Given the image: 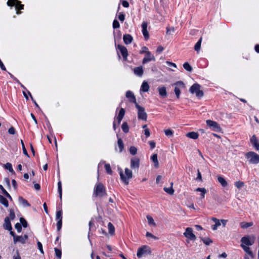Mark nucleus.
<instances>
[{"label":"nucleus","mask_w":259,"mask_h":259,"mask_svg":"<svg viewBox=\"0 0 259 259\" xmlns=\"http://www.w3.org/2000/svg\"><path fill=\"white\" fill-rule=\"evenodd\" d=\"M119 175L121 180L125 185H128L129 183V180L133 177L132 171L127 168L125 169V175L123 174L121 169L119 170Z\"/></svg>","instance_id":"f257e3e1"},{"label":"nucleus","mask_w":259,"mask_h":259,"mask_svg":"<svg viewBox=\"0 0 259 259\" xmlns=\"http://www.w3.org/2000/svg\"><path fill=\"white\" fill-rule=\"evenodd\" d=\"M190 92L192 94H195L198 98H201L203 95V91L201 89V86L197 83L193 84L190 88Z\"/></svg>","instance_id":"f03ea898"},{"label":"nucleus","mask_w":259,"mask_h":259,"mask_svg":"<svg viewBox=\"0 0 259 259\" xmlns=\"http://www.w3.org/2000/svg\"><path fill=\"white\" fill-rule=\"evenodd\" d=\"M151 249L149 246L143 245L138 248L137 256L138 258H141L143 256L151 254Z\"/></svg>","instance_id":"7ed1b4c3"},{"label":"nucleus","mask_w":259,"mask_h":259,"mask_svg":"<svg viewBox=\"0 0 259 259\" xmlns=\"http://www.w3.org/2000/svg\"><path fill=\"white\" fill-rule=\"evenodd\" d=\"M245 157L250 163L257 164L259 163V155L254 152L250 151L246 153Z\"/></svg>","instance_id":"20e7f679"},{"label":"nucleus","mask_w":259,"mask_h":259,"mask_svg":"<svg viewBox=\"0 0 259 259\" xmlns=\"http://www.w3.org/2000/svg\"><path fill=\"white\" fill-rule=\"evenodd\" d=\"M7 5L11 7L15 6L17 14H20L21 13L20 10L24 9V5L21 4L20 1L18 0H8Z\"/></svg>","instance_id":"39448f33"},{"label":"nucleus","mask_w":259,"mask_h":259,"mask_svg":"<svg viewBox=\"0 0 259 259\" xmlns=\"http://www.w3.org/2000/svg\"><path fill=\"white\" fill-rule=\"evenodd\" d=\"M255 237L254 236H246L244 237H243L241 239V245H245L246 246H251L253 245L255 242Z\"/></svg>","instance_id":"423d86ee"},{"label":"nucleus","mask_w":259,"mask_h":259,"mask_svg":"<svg viewBox=\"0 0 259 259\" xmlns=\"http://www.w3.org/2000/svg\"><path fill=\"white\" fill-rule=\"evenodd\" d=\"M106 193L105 188L102 183H98L95 187L94 194L96 196L102 197Z\"/></svg>","instance_id":"0eeeda50"},{"label":"nucleus","mask_w":259,"mask_h":259,"mask_svg":"<svg viewBox=\"0 0 259 259\" xmlns=\"http://www.w3.org/2000/svg\"><path fill=\"white\" fill-rule=\"evenodd\" d=\"M136 108L138 109V117L139 119L144 121L147 120V114L145 111V108L140 106L138 103L135 105Z\"/></svg>","instance_id":"6e6552de"},{"label":"nucleus","mask_w":259,"mask_h":259,"mask_svg":"<svg viewBox=\"0 0 259 259\" xmlns=\"http://www.w3.org/2000/svg\"><path fill=\"white\" fill-rule=\"evenodd\" d=\"M206 124L215 132H221L222 128L219 124L215 121L211 120H207L206 121Z\"/></svg>","instance_id":"1a4fd4ad"},{"label":"nucleus","mask_w":259,"mask_h":259,"mask_svg":"<svg viewBox=\"0 0 259 259\" xmlns=\"http://www.w3.org/2000/svg\"><path fill=\"white\" fill-rule=\"evenodd\" d=\"M184 235L187 238L193 241L196 239V236L193 233L192 228L190 227L186 229L185 232L184 233Z\"/></svg>","instance_id":"9d476101"},{"label":"nucleus","mask_w":259,"mask_h":259,"mask_svg":"<svg viewBox=\"0 0 259 259\" xmlns=\"http://www.w3.org/2000/svg\"><path fill=\"white\" fill-rule=\"evenodd\" d=\"M155 57L150 52H147V54H146L145 57L143 58L142 61L143 64H146L148 63V62L151 61H155Z\"/></svg>","instance_id":"9b49d317"},{"label":"nucleus","mask_w":259,"mask_h":259,"mask_svg":"<svg viewBox=\"0 0 259 259\" xmlns=\"http://www.w3.org/2000/svg\"><path fill=\"white\" fill-rule=\"evenodd\" d=\"M140 166V159L138 157H134L131 160V167L133 169L139 168Z\"/></svg>","instance_id":"f8f14e48"},{"label":"nucleus","mask_w":259,"mask_h":259,"mask_svg":"<svg viewBox=\"0 0 259 259\" xmlns=\"http://www.w3.org/2000/svg\"><path fill=\"white\" fill-rule=\"evenodd\" d=\"M28 237L27 235L22 236H17L15 237L14 239V242L16 244L17 242H21L22 244H24L26 242V240L27 239Z\"/></svg>","instance_id":"ddd939ff"},{"label":"nucleus","mask_w":259,"mask_h":259,"mask_svg":"<svg viewBox=\"0 0 259 259\" xmlns=\"http://www.w3.org/2000/svg\"><path fill=\"white\" fill-rule=\"evenodd\" d=\"M117 48L120 50V53L124 60H126L127 57L128 56L127 49L125 47L121 45H118Z\"/></svg>","instance_id":"4468645a"},{"label":"nucleus","mask_w":259,"mask_h":259,"mask_svg":"<svg viewBox=\"0 0 259 259\" xmlns=\"http://www.w3.org/2000/svg\"><path fill=\"white\" fill-rule=\"evenodd\" d=\"M142 33L145 38L148 39L149 38V33L147 31V23L145 22H143L142 24Z\"/></svg>","instance_id":"2eb2a0df"},{"label":"nucleus","mask_w":259,"mask_h":259,"mask_svg":"<svg viewBox=\"0 0 259 259\" xmlns=\"http://www.w3.org/2000/svg\"><path fill=\"white\" fill-rule=\"evenodd\" d=\"M4 228L6 230H8L9 231H11L12 229V227L11 226L10 219L9 217H6L5 219V222L4 224Z\"/></svg>","instance_id":"dca6fc26"},{"label":"nucleus","mask_w":259,"mask_h":259,"mask_svg":"<svg viewBox=\"0 0 259 259\" xmlns=\"http://www.w3.org/2000/svg\"><path fill=\"white\" fill-rule=\"evenodd\" d=\"M126 98L130 99V102L134 103L135 105L136 104H137V103L136 102V98L132 92H131L130 91L126 92Z\"/></svg>","instance_id":"f3484780"},{"label":"nucleus","mask_w":259,"mask_h":259,"mask_svg":"<svg viewBox=\"0 0 259 259\" xmlns=\"http://www.w3.org/2000/svg\"><path fill=\"white\" fill-rule=\"evenodd\" d=\"M159 95L162 98L167 97V94L165 87H160L157 88Z\"/></svg>","instance_id":"a211bd4d"},{"label":"nucleus","mask_w":259,"mask_h":259,"mask_svg":"<svg viewBox=\"0 0 259 259\" xmlns=\"http://www.w3.org/2000/svg\"><path fill=\"white\" fill-rule=\"evenodd\" d=\"M250 142L252 143V144L254 146V147L255 148V149L257 150H259V143L258 142L256 137L255 135H253L251 137V138L250 139Z\"/></svg>","instance_id":"6ab92c4d"},{"label":"nucleus","mask_w":259,"mask_h":259,"mask_svg":"<svg viewBox=\"0 0 259 259\" xmlns=\"http://www.w3.org/2000/svg\"><path fill=\"white\" fill-rule=\"evenodd\" d=\"M211 219L213 222L215 223L214 225H212L211 228L213 230H217L218 228L221 225V221L220 220L215 218H212Z\"/></svg>","instance_id":"aec40b11"},{"label":"nucleus","mask_w":259,"mask_h":259,"mask_svg":"<svg viewBox=\"0 0 259 259\" xmlns=\"http://www.w3.org/2000/svg\"><path fill=\"white\" fill-rule=\"evenodd\" d=\"M124 43L126 45L130 44L133 41V37L130 34H125L123 36Z\"/></svg>","instance_id":"412c9836"},{"label":"nucleus","mask_w":259,"mask_h":259,"mask_svg":"<svg viewBox=\"0 0 259 259\" xmlns=\"http://www.w3.org/2000/svg\"><path fill=\"white\" fill-rule=\"evenodd\" d=\"M151 159L153 161L154 163V166L156 168L159 167V162L157 159V154H153L151 157Z\"/></svg>","instance_id":"4be33fe9"},{"label":"nucleus","mask_w":259,"mask_h":259,"mask_svg":"<svg viewBox=\"0 0 259 259\" xmlns=\"http://www.w3.org/2000/svg\"><path fill=\"white\" fill-rule=\"evenodd\" d=\"M186 136V137H187L189 138L195 140L198 138L199 134L197 132H191L187 133Z\"/></svg>","instance_id":"5701e85b"},{"label":"nucleus","mask_w":259,"mask_h":259,"mask_svg":"<svg viewBox=\"0 0 259 259\" xmlns=\"http://www.w3.org/2000/svg\"><path fill=\"white\" fill-rule=\"evenodd\" d=\"M124 113H125V111H124V109L121 108L119 111L118 117L117 118V124L118 125L120 124L121 121L122 120V119L124 115Z\"/></svg>","instance_id":"b1692460"},{"label":"nucleus","mask_w":259,"mask_h":259,"mask_svg":"<svg viewBox=\"0 0 259 259\" xmlns=\"http://www.w3.org/2000/svg\"><path fill=\"white\" fill-rule=\"evenodd\" d=\"M149 88L150 87L148 82L146 81H144L142 84L140 90L144 92H147L149 91Z\"/></svg>","instance_id":"393cba45"},{"label":"nucleus","mask_w":259,"mask_h":259,"mask_svg":"<svg viewBox=\"0 0 259 259\" xmlns=\"http://www.w3.org/2000/svg\"><path fill=\"white\" fill-rule=\"evenodd\" d=\"M241 246L247 254H248L251 257H253V254L248 246L243 245H241Z\"/></svg>","instance_id":"a878e982"},{"label":"nucleus","mask_w":259,"mask_h":259,"mask_svg":"<svg viewBox=\"0 0 259 259\" xmlns=\"http://www.w3.org/2000/svg\"><path fill=\"white\" fill-rule=\"evenodd\" d=\"M218 182L220 183V184L224 187L227 186L228 183L226 181V180L221 176H217Z\"/></svg>","instance_id":"bb28decb"},{"label":"nucleus","mask_w":259,"mask_h":259,"mask_svg":"<svg viewBox=\"0 0 259 259\" xmlns=\"http://www.w3.org/2000/svg\"><path fill=\"white\" fill-rule=\"evenodd\" d=\"M134 73L139 76H141L143 74V69L142 67H137L134 69Z\"/></svg>","instance_id":"cd10ccee"},{"label":"nucleus","mask_w":259,"mask_h":259,"mask_svg":"<svg viewBox=\"0 0 259 259\" xmlns=\"http://www.w3.org/2000/svg\"><path fill=\"white\" fill-rule=\"evenodd\" d=\"M173 185H174L173 182H171L170 183V187L169 188L164 187L163 188L164 191L165 192H166L167 193H168V194L173 195L174 193V192H175V191L172 188Z\"/></svg>","instance_id":"c85d7f7f"},{"label":"nucleus","mask_w":259,"mask_h":259,"mask_svg":"<svg viewBox=\"0 0 259 259\" xmlns=\"http://www.w3.org/2000/svg\"><path fill=\"white\" fill-rule=\"evenodd\" d=\"M18 201L20 203H21L23 206H30V204L28 203V202L25 199H24L22 197H19L18 198Z\"/></svg>","instance_id":"c756f323"},{"label":"nucleus","mask_w":259,"mask_h":259,"mask_svg":"<svg viewBox=\"0 0 259 259\" xmlns=\"http://www.w3.org/2000/svg\"><path fill=\"white\" fill-rule=\"evenodd\" d=\"M253 224L252 222L247 223V222H242L240 223V227L242 229H246L249 227L253 226Z\"/></svg>","instance_id":"7c9ffc66"},{"label":"nucleus","mask_w":259,"mask_h":259,"mask_svg":"<svg viewBox=\"0 0 259 259\" xmlns=\"http://www.w3.org/2000/svg\"><path fill=\"white\" fill-rule=\"evenodd\" d=\"M0 203L3 204L5 207L9 206L8 201L3 196L0 195Z\"/></svg>","instance_id":"2f4dec72"},{"label":"nucleus","mask_w":259,"mask_h":259,"mask_svg":"<svg viewBox=\"0 0 259 259\" xmlns=\"http://www.w3.org/2000/svg\"><path fill=\"white\" fill-rule=\"evenodd\" d=\"M108 231L110 235H113L114 234L115 228L114 226L111 223H109L108 224Z\"/></svg>","instance_id":"473e14b6"},{"label":"nucleus","mask_w":259,"mask_h":259,"mask_svg":"<svg viewBox=\"0 0 259 259\" xmlns=\"http://www.w3.org/2000/svg\"><path fill=\"white\" fill-rule=\"evenodd\" d=\"M146 218L147 219L148 222V224L149 225L152 226L154 227L156 226V224L151 216H150L149 215H147L146 216Z\"/></svg>","instance_id":"72a5a7b5"},{"label":"nucleus","mask_w":259,"mask_h":259,"mask_svg":"<svg viewBox=\"0 0 259 259\" xmlns=\"http://www.w3.org/2000/svg\"><path fill=\"white\" fill-rule=\"evenodd\" d=\"M196 191L200 192L201 193V198H204L205 194L206 193V190L204 188H198L196 189Z\"/></svg>","instance_id":"f704fd0d"},{"label":"nucleus","mask_w":259,"mask_h":259,"mask_svg":"<svg viewBox=\"0 0 259 259\" xmlns=\"http://www.w3.org/2000/svg\"><path fill=\"white\" fill-rule=\"evenodd\" d=\"M121 128H122V131L125 133H127L129 131V126L126 122H124L122 123V124L121 125Z\"/></svg>","instance_id":"c9c22d12"},{"label":"nucleus","mask_w":259,"mask_h":259,"mask_svg":"<svg viewBox=\"0 0 259 259\" xmlns=\"http://www.w3.org/2000/svg\"><path fill=\"white\" fill-rule=\"evenodd\" d=\"M201 41L202 37L200 38V39L197 41V42L195 44L194 46V49L197 53L199 52L200 49Z\"/></svg>","instance_id":"e433bc0d"},{"label":"nucleus","mask_w":259,"mask_h":259,"mask_svg":"<svg viewBox=\"0 0 259 259\" xmlns=\"http://www.w3.org/2000/svg\"><path fill=\"white\" fill-rule=\"evenodd\" d=\"M117 143L119 148V152H121L124 149V144L121 139H118Z\"/></svg>","instance_id":"4c0bfd02"},{"label":"nucleus","mask_w":259,"mask_h":259,"mask_svg":"<svg viewBox=\"0 0 259 259\" xmlns=\"http://www.w3.org/2000/svg\"><path fill=\"white\" fill-rule=\"evenodd\" d=\"M4 167L6 169H8L11 172L15 174V171L13 169L11 163L8 162L6 164H5Z\"/></svg>","instance_id":"58836bf2"},{"label":"nucleus","mask_w":259,"mask_h":259,"mask_svg":"<svg viewBox=\"0 0 259 259\" xmlns=\"http://www.w3.org/2000/svg\"><path fill=\"white\" fill-rule=\"evenodd\" d=\"M234 185L235 186V187L236 188H237L238 189H239L242 188L243 187H244V182H243L242 181H238L234 183Z\"/></svg>","instance_id":"ea45409f"},{"label":"nucleus","mask_w":259,"mask_h":259,"mask_svg":"<svg viewBox=\"0 0 259 259\" xmlns=\"http://www.w3.org/2000/svg\"><path fill=\"white\" fill-rule=\"evenodd\" d=\"M183 67L185 69H186L187 71L189 72H191L192 70V67L188 62H185L183 64Z\"/></svg>","instance_id":"a19ab883"},{"label":"nucleus","mask_w":259,"mask_h":259,"mask_svg":"<svg viewBox=\"0 0 259 259\" xmlns=\"http://www.w3.org/2000/svg\"><path fill=\"white\" fill-rule=\"evenodd\" d=\"M201 240H202V241L203 242V243L206 245H209L212 242V241L211 239H210L209 238H201Z\"/></svg>","instance_id":"79ce46f5"},{"label":"nucleus","mask_w":259,"mask_h":259,"mask_svg":"<svg viewBox=\"0 0 259 259\" xmlns=\"http://www.w3.org/2000/svg\"><path fill=\"white\" fill-rule=\"evenodd\" d=\"M21 144L22 145L23 152L24 154H25L27 157H29V156L27 153V151L26 150V149L25 148L24 142L22 140H21Z\"/></svg>","instance_id":"37998d69"},{"label":"nucleus","mask_w":259,"mask_h":259,"mask_svg":"<svg viewBox=\"0 0 259 259\" xmlns=\"http://www.w3.org/2000/svg\"><path fill=\"white\" fill-rule=\"evenodd\" d=\"M105 168L106 172L108 174H110V175L112 174V169L111 168V167H110V165L109 164H105Z\"/></svg>","instance_id":"c03bdc74"},{"label":"nucleus","mask_w":259,"mask_h":259,"mask_svg":"<svg viewBox=\"0 0 259 259\" xmlns=\"http://www.w3.org/2000/svg\"><path fill=\"white\" fill-rule=\"evenodd\" d=\"M58 192H59V197H60V199H62V186H61V183L60 181H59L58 183Z\"/></svg>","instance_id":"a18cd8bd"},{"label":"nucleus","mask_w":259,"mask_h":259,"mask_svg":"<svg viewBox=\"0 0 259 259\" xmlns=\"http://www.w3.org/2000/svg\"><path fill=\"white\" fill-rule=\"evenodd\" d=\"M174 91L177 99H179L181 94L180 88L178 87H175Z\"/></svg>","instance_id":"49530a36"},{"label":"nucleus","mask_w":259,"mask_h":259,"mask_svg":"<svg viewBox=\"0 0 259 259\" xmlns=\"http://www.w3.org/2000/svg\"><path fill=\"white\" fill-rule=\"evenodd\" d=\"M130 152L131 154L134 155L137 152V149L135 146H131L130 148Z\"/></svg>","instance_id":"de8ad7c7"},{"label":"nucleus","mask_w":259,"mask_h":259,"mask_svg":"<svg viewBox=\"0 0 259 259\" xmlns=\"http://www.w3.org/2000/svg\"><path fill=\"white\" fill-rule=\"evenodd\" d=\"M146 236L148 238H151L154 240H157L158 239V238L156 236L153 235L152 233L149 232H147L146 233Z\"/></svg>","instance_id":"09e8293b"},{"label":"nucleus","mask_w":259,"mask_h":259,"mask_svg":"<svg viewBox=\"0 0 259 259\" xmlns=\"http://www.w3.org/2000/svg\"><path fill=\"white\" fill-rule=\"evenodd\" d=\"M174 85H175V87H178L179 88L181 87L182 88H184L185 87L184 82L182 81H179L176 82L174 84Z\"/></svg>","instance_id":"8fccbe9b"},{"label":"nucleus","mask_w":259,"mask_h":259,"mask_svg":"<svg viewBox=\"0 0 259 259\" xmlns=\"http://www.w3.org/2000/svg\"><path fill=\"white\" fill-rule=\"evenodd\" d=\"M10 217H9L10 220H13L15 218V213L14 210L10 209Z\"/></svg>","instance_id":"3c124183"},{"label":"nucleus","mask_w":259,"mask_h":259,"mask_svg":"<svg viewBox=\"0 0 259 259\" xmlns=\"http://www.w3.org/2000/svg\"><path fill=\"white\" fill-rule=\"evenodd\" d=\"M164 132L167 136H172L173 135V132L171 130L167 129L164 131Z\"/></svg>","instance_id":"603ef678"},{"label":"nucleus","mask_w":259,"mask_h":259,"mask_svg":"<svg viewBox=\"0 0 259 259\" xmlns=\"http://www.w3.org/2000/svg\"><path fill=\"white\" fill-rule=\"evenodd\" d=\"M55 251L56 256H57L59 258H61V251L59 249L55 248Z\"/></svg>","instance_id":"864d4df0"},{"label":"nucleus","mask_w":259,"mask_h":259,"mask_svg":"<svg viewBox=\"0 0 259 259\" xmlns=\"http://www.w3.org/2000/svg\"><path fill=\"white\" fill-rule=\"evenodd\" d=\"M175 32V28L172 27L171 28H166V33L167 34H172Z\"/></svg>","instance_id":"5fc2aeb1"},{"label":"nucleus","mask_w":259,"mask_h":259,"mask_svg":"<svg viewBox=\"0 0 259 259\" xmlns=\"http://www.w3.org/2000/svg\"><path fill=\"white\" fill-rule=\"evenodd\" d=\"M20 221L21 222V224L22 225V226L26 228L27 226V223L26 221L23 218H21L20 219Z\"/></svg>","instance_id":"6e6d98bb"},{"label":"nucleus","mask_w":259,"mask_h":259,"mask_svg":"<svg viewBox=\"0 0 259 259\" xmlns=\"http://www.w3.org/2000/svg\"><path fill=\"white\" fill-rule=\"evenodd\" d=\"M119 27H120V25H119L118 21H117L116 20H115L113 23V27L114 29H115V28H118Z\"/></svg>","instance_id":"4d7b16f0"},{"label":"nucleus","mask_w":259,"mask_h":259,"mask_svg":"<svg viewBox=\"0 0 259 259\" xmlns=\"http://www.w3.org/2000/svg\"><path fill=\"white\" fill-rule=\"evenodd\" d=\"M62 211H58L56 213V219L58 220H62Z\"/></svg>","instance_id":"13d9d810"},{"label":"nucleus","mask_w":259,"mask_h":259,"mask_svg":"<svg viewBox=\"0 0 259 259\" xmlns=\"http://www.w3.org/2000/svg\"><path fill=\"white\" fill-rule=\"evenodd\" d=\"M147 52H149V51H148V48L146 47H143L140 53V54L145 53L146 54Z\"/></svg>","instance_id":"bf43d9fd"},{"label":"nucleus","mask_w":259,"mask_h":259,"mask_svg":"<svg viewBox=\"0 0 259 259\" xmlns=\"http://www.w3.org/2000/svg\"><path fill=\"white\" fill-rule=\"evenodd\" d=\"M15 228L18 231V232H21V229H22V227H21V224L18 223L15 225Z\"/></svg>","instance_id":"052dcab7"},{"label":"nucleus","mask_w":259,"mask_h":259,"mask_svg":"<svg viewBox=\"0 0 259 259\" xmlns=\"http://www.w3.org/2000/svg\"><path fill=\"white\" fill-rule=\"evenodd\" d=\"M61 227H62V220H59L58 221L57 223V228L58 231H59L61 229Z\"/></svg>","instance_id":"680f3d73"},{"label":"nucleus","mask_w":259,"mask_h":259,"mask_svg":"<svg viewBox=\"0 0 259 259\" xmlns=\"http://www.w3.org/2000/svg\"><path fill=\"white\" fill-rule=\"evenodd\" d=\"M37 244L38 249L40 250V252L43 254L44 251H43L42 245L41 243L38 241V242H37Z\"/></svg>","instance_id":"e2e57ef3"},{"label":"nucleus","mask_w":259,"mask_h":259,"mask_svg":"<svg viewBox=\"0 0 259 259\" xmlns=\"http://www.w3.org/2000/svg\"><path fill=\"white\" fill-rule=\"evenodd\" d=\"M197 171H198V174H197V177L196 178V180L199 181H202L201 174L199 169L197 170Z\"/></svg>","instance_id":"0e129e2a"},{"label":"nucleus","mask_w":259,"mask_h":259,"mask_svg":"<svg viewBox=\"0 0 259 259\" xmlns=\"http://www.w3.org/2000/svg\"><path fill=\"white\" fill-rule=\"evenodd\" d=\"M8 133L11 135H14L15 134V130L13 127H11L9 130Z\"/></svg>","instance_id":"69168bd1"},{"label":"nucleus","mask_w":259,"mask_h":259,"mask_svg":"<svg viewBox=\"0 0 259 259\" xmlns=\"http://www.w3.org/2000/svg\"><path fill=\"white\" fill-rule=\"evenodd\" d=\"M144 134L147 137H149L150 135V130L148 128H145L144 130Z\"/></svg>","instance_id":"338daca9"},{"label":"nucleus","mask_w":259,"mask_h":259,"mask_svg":"<svg viewBox=\"0 0 259 259\" xmlns=\"http://www.w3.org/2000/svg\"><path fill=\"white\" fill-rule=\"evenodd\" d=\"M149 145H150V147H151V149H153V148H154L155 147V145L156 144H155V143L154 141H150L149 142Z\"/></svg>","instance_id":"774afa93"}]
</instances>
